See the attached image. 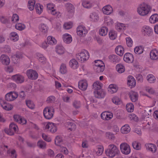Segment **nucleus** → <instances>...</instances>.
Here are the masks:
<instances>
[{
  "mask_svg": "<svg viewBox=\"0 0 158 158\" xmlns=\"http://www.w3.org/2000/svg\"><path fill=\"white\" fill-rule=\"evenodd\" d=\"M18 94L15 92H10L5 95V99L8 101H12L16 99L18 97Z\"/></svg>",
  "mask_w": 158,
  "mask_h": 158,
  "instance_id": "obj_11",
  "label": "nucleus"
},
{
  "mask_svg": "<svg viewBox=\"0 0 158 158\" xmlns=\"http://www.w3.org/2000/svg\"><path fill=\"white\" fill-rule=\"evenodd\" d=\"M106 23L108 25H111L114 23L113 19L109 17H108L105 19Z\"/></svg>",
  "mask_w": 158,
  "mask_h": 158,
  "instance_id": "obj_63",
  "label": "nucleus"
},
{
  "mask_svg": "<svg viewBox=\"0 0 158 158\" xmlns=\"http://www.w3.org/2000/svg\"><path fill=\"white\" fill-rule=\"evenodd\" d=\"M62 39L64 42L67 44H70L72 41V36L68 33L64 34L63 35Z\"/></svg>",
  "mask_w": 158,
  "mask_h": 158,
  "instance_id": "obj_24",
  "label": "nucleus"
},
{
  "mask_svg": "<svg viewBox=\"0 0 158 158\" xmlns=\"http://www.w3.org/2000/svg\"><path fill=\"white\" fill-rule=\"evenodd\" d=\"M36 57L40 62L43 64L46 62V59L42 54L39 53H36Z\"/></svg>",
  "mask_w": 158,
  "mask_h": 158,
  "instance_id": "obj_30",
  "label": "nucleus"
},
{
  "mask_svg": "<svg viewBox=\"0 0 158 158\" xmlns=\"http://www.w3.org/2000/svg\"><path fill=\"white\" fill-rule=\"evenodd\" d=\"M120 148L121 152L124 154L128 155L131 152L130 146L127 143H122L120 145Z\"/></svg>",
  "mask_w": 158,
  "mask_h": 158,
  "instance_id": "obj_8",
  "label": "nucleus"
},
{
  "mask_svg": "<svg viewBox=\"0 0 158 158\" xmlns=\"http://www.w3.org/2000/svg\"><path fill=\"white\" fill-rule=\"evenodd\" d=\"M10 39L14 41H17L19 39V36L17 33L15 32H12L10 34Z\"/></svg>",
  "mask_w": 158,
  "mask_h": 158,
  "instance_id": "obj_28",
  "label": "nucleus"
},
{
  "mask_svg": "<svg viewBox=\"0 0 158 158\" xmlns=\"http://www.w3.org/2000/svg\"><path fill=\"white\" fill-rule=\"evenodd\" d=\"M108 29L106 27H102L99 30V35L102 36H105L106 35Z\"/></svg>",
  "mask_w": 158,
  "mask_h": 158,
  "instance_id": "obj_40",
  "label": "nucleus"
},
{
  "mask_svg": "<svg viewBox=\"0 0 158 158\" xmlns=\"http://www.w3.org/2000/svg\"><path fill=\"white\" fill-rule=\"evenodd\" d=\"M59 72L62 74H66L67 73V68L66 64L62 63L61 64L59 68Z\"/></svg>",
  "mask_w": 158,
  "mask_h": 158,
  "instance_id": "obj_26",
  "label": "nucleus"
},
{
  "mask_svg": "<svg viewBox=\"0 0 158 158\" xmlns=\"http://www.w3.org/2000/svg\"><path fill=\"white\" fill-rule=\"evenodd\" d=\"M72 24L70 22L65 23L63 25L64 28L65 29H69L72 28Z\"/></svg>",
  "mask_w": 158,
  "mask_h": 158,
  "instance_id": "obj_61",
  "label": "nucleus"
},
{
  "mask_svg": "<svg viewBox=\"0 0 158 158\" xmlns=\"http://www.w3.org/2000/svg\"><path fill=\"white\" fill-rule=\"evenodd\" d=\"M10 130H12L15 132H18V127L17 126L13 123H11L10 125Z\"/></svg>",
  "mask_w": 158,
  "mask_h": 158,
  "instance_id": "obj_54",
  "label": "nucleus"
},
{
  "mask_svg": "<svg viewBox=\"0 0 158 158\" xmlns=\"http://www.w3.org/2000/svg\"><path fill=\"white\" fill-rule=\"evenodd\" d=\"M15 28L19 31H22L26 27L25 25L22 23H19L15 25Z\"/></svg>",
  "mask_w": 158,
  "mask_h": 158,
  "instance_id": "obj_43",
  "label": "nucleus"
},
{
  "mask_svg": "<svg viewBox=\"0 0 158 158\" xmlns=\"http://www.w3.org/2000/svg\"><path fill=\"white\" fill-rule=\"evenodd\" d=\"M109 35L111 40H114L117 37V34L115 31L113 30H111L109 32Z\"/></svg>",
  "mask_w": 158,
  "mask_h": 158,
  "instance_id": "obj_39",
  "label": "nucleus"
},
{
  "mask_svg": "<svg viewBox=\"0 0 158 158\" xmlns=\"http://www.w3.org/2000/svg\"><path fill=\"white\" fill-rule=\"evenodd\" d=\"M26 74L28 78L31 80H35L38 77V74L37 72L33 69L27 70Z\"/></svg>",
  "mask_w": 158,
  "mask_h": 158,
  "instance_id": "obj_12",
  "label": "nucleus"
},
{
  "mask_svg": "<svg viewBox=\"0 0 158 158\" xmlns=\"http://www.w3.org/2000/svg\"><path fill=\"white\" fill-rule=\"evenodd\" d=\"M89 17L91 19V20L94 22L98 21V15L95 12H93L91 14Z\"/></svg>",
  "mask_w": 158,
  "mask_h": 158,
  "instance_id": "obj_50",
  "label": "nucleus"
},
{
  "mask_svg": "<svg viewBox=\"0 0 158 158\" xmlns=\"http://www.w3.org/2000/svg\"><path fill=\"white\" fill-rule=\"evenodd\" d=\"M26 105L28 108L32 109L35 108V105L34 103L30 100H28L26 101Z\"/></svg>",
  "mask_w": 158,
  "mask_h": 158,
  "instance_id": "obj_53",
  "label": "nucleus"
},
{
  "mask_svg": "<svg viewBox=\"0 0 158 158\" xmlns=\"http://www.w3.org/2000/svg\"><path fill=\"white\" fill-rule=\"evenodd\" d=\"M67 124L69 126H70L71 127H69L68 129L71 131L74 130L76 128V126L75 124L71 122H67Z\"/></svg>",
  "mask_w": 158,
  "mask_h": 158,
  "instance_id": "obj_59",
  "label": "nucleus"
},
{
  "mask_svg": "<svg viewBox=\"0 0 158 158\" xmlns=\"http://www.w3.org/2000/svg\"><path fill=\"white\" fill-rule=\"evenodd\" d=\"M14 120L22 125L26 124L27 123V120L23 117L18 115H15L14 116Z\"/></svg>",
  "mask_w": 158,
  "mask_h": 158,
  "instance_id": "obj_16",
  "label": "nucleus"
},
{
  "mask_svg": "<svg viewBox=\"0 0 158 158\" xmlns=\"http://www.w3.org/2000/svg\"><path fill=\"white\" fill-rule=\"evenodd\" d=\"M128 95L132 102H135L138 100V94L137 92L131 91L129 93Z\"/></svg>",
  "mask_w": 158,
  "mask_h": 158,
  "instance_id": "obj_22",
  "label": "nucleus"
},
{
  "mask_svg": "<svg viewBox=\"0 0 158 158\" xmlns=\"http://www.w3.org/2000/svg\"><path fill=\"white\" fill-rule=\"evenodd\" d=\"M112 102L116 105L120 104L121 101L120 99L118 97H114L112 99Z\"/></svg>",
  "mask_w": 158,
  "mask_h": 158,
  "instance_id": "obj_55",
  "label": "nucleus"
},
{
  "mask_svg": "<svg viewBox=\"0 0 158 158\" xmlns=\"http://www.w3.org/2000/svg\"><path fill=\"white\" fill-rule=\"evenodd\" d=\"M19 19V16L16 14H14L11 18V22L13 23L17 22Z\"/></svg>",
  "mask_w": 158,
  "mask_h": 158,
  "instance_id": "obj_56",
  "label": "nucleus"
},
{
  "mask_svg": "<svg viewBox=\"0 0 158 158\" xmlns=\"http://www.w3.org/2000/svg\"><path fill=\"white\" fill-rule=\"evenodd\" d=\"M47 10H50L51 13L53 15L56 16L58 18L61 17V14L60 12L57 11L55 9V5L52 3H49L46 5Z\"/></svg>",
  "mask_w": 158,
  "mask_h": 158,
  "instance_id": "obj_4",
  "label": "nucleus"
},
{
  "mask_svg": "<svg viewBox=\"0 0 158 158\" xmlns=\"http://www.w3.org/2000/svg\"><path fill=\"white\" fill-rule=\"evenodd\" d=\"M147 79L149 82L151 83H154L156 80L155 77L152 74H148L147 77Z\"/></svg>",
  "mask_w": 158,
  "mask_h": 158,
  "instance_id": "obj_46",
  "label": "nucleus"
},
{
  "mask_svg": "<svg viewBox=\"0 0 158 158\" xmlns=\"http://www.w3.org/2000/svg\"><path fill=\"white\" fill-rule=\"evenodd\" d=\"M93 68L94 71L98 72L99 68V60H95L93 63Z\"/></svg>",
  "mask_w": 158,
  "mask_h": 158,
  "instance_id": "obj_44",
  "label": "nucleus"
},
{
  "mask_svg": "<svg viewBox=\"0 0 158 158\" xmlns=\"http://www.w3.org/2000/svg\"><path fill=\"white\" fill-rule=\"evenodd\" d=\"M7 153L12 158H16L17 155L15 150L10 149L7 150Z\"/></svg>",
  "mask_w": 158,
  "mask_h": 158,
  "instance_id": "obj_38",
  "label": "nucleus"
},
{
  "mask_svg": "<svg viewBox=\"0 0 158 158\" xmlns=\"http://www.w3.org/2000/svg\"><path fill=\"white\" fill-rule=\"evenodd\" d=\"M45 129L52 133H55L57 130V124L52 122H49L45 125Z\"/></svg>",
  "mask_w": 158,
  "mask_h": 158,
  "instance_id": "obj_6",
  "label": "nucleus"
},
{
  "mask_svg": "<svg viewBox=\"0 0 158 158\" xmlns=\"http://www.w3.org/2000/svg\"><path fill=\"white\" fill-rule=\"evenodd\" d=\"M92 89L94 90V93L95 97H99V81L95 82L93 85Z\"/></svg>",
  "mask_w": 158,
  "mask_h": 158,
  "instance_id": "obj_18",
  "label": "nucleus"
},
{
  "mask_svg": "<svg viewBox=\"0 0 158 158\" xmlns=\"http://www.w3.org/2000/svg\"><path fill=\"white\" fill-rule=\"evenodd\" d=\"M83 6L86 8H89L93 6V4L91 2L87 1L83 2L82 3Z\"/></svg>",
  "mask_w": 158,
  "mask_h": 158,
  "instance_id": "obj_48",
  "label": "nucleus"
},
{
  "mask_svg": "<svg viewBox=\"0 0 158 158\" xmlns=\"http://www.w3.org/2000/svg\"><path fill=\"white\" fill-rule=\"evenodd\" d=\"M105 65L103 62L99 60V70L100 72H103L105 70Z\"/></svg>",
  "mask_w": 158,
  "mask_h": 158,
  "instance_id": "obj_58",
  "label": "nucleus"
},
{
  "mask_svg": "<svg viewBox=\"0 0 158 158\" xmlns=\"http://www.w3.org/2000/svg\"><path fill=\"white\" fill-rule=\"evenodd\" d=\"M130 128L128 125H125L123 126L121 129V132L124 134H126L129 133L130 131Z\"/></svg>",
  "mask_w": 158,
  "mask_h": 158,
  "instance_id": "obj_35",
  "label": "nucleus"
},
{
  "mask_svg": "<svg viewBox=\"0 0 158 158\" xmlns=\"http://www.w3.org/2000/svg\"><path fill=\"white\" fill-rule=\"evenodd\" d=\"M127 84L131 88L134 87L136 85V81L134 78L132 76L129 77Z\"/></svg>",
  "mask_w": 158,
  "mask_h": 158,
  "instance_id": "obj_25",
  "label": "nucleus"
},
{
  "mask_svg": "<svg viewBox=\"0 0 158 158\" xmlns=\"http://www.w3.org/2000/svg\"><path fill=\"white\" fill-rule=\"evenodd\" d=\"M135 52L137 54H140L142 53L143 51V48L142 46H139L136 47L134 50Z\"/></svg>",
  "mask_w": 158,
  "mask_h": 158,
  "instance_id": "obj_42",
  "label": "nucleus"
},
{
  "mask_svg": "<svg viewBox=\"0 0 158 158\" xmlns=\"http://www.w3.org/2000/svg\"><path fill=\"white\" fill-rule=\"evenodd\" d=\"M69 65L70 68L73 69H77L79 66L78 62L75 59H72L70 60Z\"/></svg>",
  "mask_w": 158,
  "mask_h": 158,
  "instance_id": "obj_23",
  "label": "nucleus"
},
{
  "mask_svg": "<svg viewBox=\"0 0 158 158\" xmlns=\"http://www.w3.org/2000/svg\"><path fill=\"white\" fill-rule=\"evenodd\" d=\"M108 90L110 92L112 91V93L116 92L117 91L116 86L114 84L110 85L108 88Z\"/></svg>",
  "mask_w": 158,
  "mask_h": 158,
  "instance_id": "obj_49",
  "label": "nucleus"
},
{
  "mask_svg": "<svg viewBox=\"0 0 158 158\" xmlns=\"http://www.w3.org/2000/svg\"><path fill=\"white\" fill-rule=\"evenodd\" d=\"M115 51L116 53L118 55L122 56L123 55L124 49V48L121 45H119L115 49Z\"/></svg>",
  "mask_w": 158,
  "mask_h": 158,
  "instance_id": "obj_32",
  "label": "nucleus"
},
{
  "mask_svg": "<svg viewBox=\"0 0 158 158\" xmlns=\"http://www.w3.org/2000/svg\"><path fill=\"white\" fill-rule=\"evenodd\" d=\"M65 10L67 14L70 17H72L74 13V7L71 3H67L65 4Z\"/></svg>",
  "mask_w": 158,
  "mask_h": 158,
  "instance_id": "obj_9",
  "label": "nucleus"
},
{
  "mask_svg": "<svg viewBox=\"0 0 158 158\" xmlns=\"http://www.w3.org/2000/svg\"><path fill=\"white\" fill-rule=\"evenodd\" d=\"M132 146L134 148L137 150H139L141 148L140 144L136 141H134L132 143Z\"/></svg>",
  "mask_w": 158,
  "mask_h": 158,
  "instance_id": "obj_57",
  "label": "nucleus"
},
{
  "mask_svg": "<svg viewBox=\"0 0 158 158\" xmlns=\"http://www.w3.org/2000/svg\"><path fill=\"white\" fill-rule=\"evenodd\" d=\"M35 3V0H30L28 3V7L30 10H33L34 8V5Z\"/></svg>",
  "mask_w": 158,
  "mask_h": 158,
  "instance_id": "obj_45",
  "label": "nucleus"
},
{
  "mask_svg": "<svg viewBox=\"0 0 158 158\" xmlns=\"http://www.w3.org/2000/svg\"><path fill=\"white\" fill-rule=\"evenodd\" d=\"M125 27L124 24L121 23H118L116 25V29L118 31H121L123 29H124Z\"/></svg>",
  "mask_w": 158,
  "mask_h": 158,
  "instance_id": "obj_60",
  "label": "nucleus"
},
{
  "mask_svg": "<svg viewBox=\"0 0 158 158\" xmlns=\"http://www.w3.org/2000/svg\"><path fill=\"white\" fill-rule=\"evenodd\" d=\"M63 140L62 138L59 136H57L55 139V143L57 145L60 146L62 143Z\"/></svg>",
  "mask_w": 158,
  "mask_h": 158,
  "instance_id": "obj_51",
  "label": "nucleus"
},
{
  "mask_svg": "<svg viewBox=\"0 0 158 158\" xmlns=\"http://www.w3.org/2000/svg\"><path fill=\"white\" fill-rule=\"evenodd\" d=\"M76 56L78 60L81 62H83L88 60L89 56L87 51L84 50L77 53Z\"/></svg>",
  "mask_w": 158,
  "mask_h": 158,
  "instance_id": "obj_5",
  "label": "nucleus"
},
{
  "mask_svg": "<svg viewBox=\"0 0 158 158\" xmlns=\"http://www.w3.org/2000/svg\"><path fill=\"white\" fill-rule=\"evenodd\" d=\"M123 59L127 62L131 63L134 60V57L132 54L130 53H127L125 54Z\"/></svg>",
  "mask_w": 158,
  "mask_h": 158,
  "instance_id": "obj_19",
  "label": "nucleus"
},
{
  "mask_svg": "<svg viewBox=\"0 0 158 158\" xmlns=\"http://www.w3.org/2000/svg\"><path fill=\"white\" fill-rule=\"evenodd\" d=\"M12 79L17 83H22L24 81V77L19 74L13 75L12 77Z\"/></svg>",
  "mask_w": 158,
  "mask_h": 158,
  "instance_id": "obj_15",
  "label": "nucleus"
},
{
  "mask_svg": "<svg viewBox=\"0 0 158 158\" xmlns=\"http://www.w3.org/2000/svg\"><path fill=\"white\" fill-rule=\"evenodd\" d=\"M47 41L48 44L52 45H55L57 43V41L55 38L51 36H49L48 37Z\"/></svg>",
  "mask_w": 158,
  "mask_h": 158,
  "instance_id": "obj_29",
  "label": "nucleus"
},
{
  "mask_svg": "<svg viewBox=\"0 0 158 158\" xmlns=\"http://www.w3.org/2000/svg\"><path fill=\"white\" fill-rule=\"evenodd\" d=\"M102 11L104 14L108 15L113 12V8L110 5H107L103 7L102 9Z\"/></svg>",
  "mask_w": 158,
  "mask_h": 158,
  "instance_id": "obj_20",
  "label": "nucleus"
},
{
  "mask_svg": "<svg viewBox=\"0 0 158 158\" xmlns=\"http://www.w3.org/2000/svg\"><path fill=\"white\" fill-rule=\"evenodd\" d=\"M37 145L39 148L43 149L45 148L46 147V144L45 142L42 140H40L38 141L37 143Z\"/></svg>",
  "mask_w": 158,
  "mask_h": 158,
  "instance_id": "obj_52",
  "label": "nucleus"
},
{
  "mask_svg": "<svg viewBox=\"0 0 158 158\" xmlns=\"http://www.w3.org/2000/svg\"><path fill=\"white\" fill-rule=\"evenodd\" d=\"M1 62L4 65H7L9 64L10 60L9 56L6 55H2L0 57Z\"/></svg>",
  "mask_w": 158,
  "mask_h": 158,
  "instance_id": "obj_17",
  "label": "nucleus"
},
{
  "mask_svg": "<svg viewBox=\"0 0 158 158\" xmlns=\"http://www.w3.org/2000/svg\"><path fill=\"white\" fill-rule=\"evenodd\" d=\"M117 71L119 73H122L125 71V68L124 66L121 64H118L116 67Z\"/></svg>",
  "mask_w": 158,
  "mask_h": 158,
  "instance_id": "obj_41",
  "label": "nucleus"
},
{
  "mask_svg": "<svg viewBox=\"0 0 158 158\" xmlns=\"http://www.w3.org/2000/svg\"><path fill=\"white\" fill-rule=\"evenodd\" d=\"M54 111V109L53 106L46 107L43 110V114L44 118L47 119H51L53 117Z\"/></svg>",
  "mask_w": 158,
  "mask_h": 158,
  "instance_id": "obj_3",
  "label": "nucleus"
},
{
  "mask_svg": "<svg viewBox=\"0 0 158 158\" xmlns=\"http://www.w3.org/2000/svg\"><path fill=\"white\" fill-rule=\"evenodd\" d=\"M43 6L40 3H37L35 6V9L37 13L40 14L43 10Z\"/></svg>",
  "mask_w": 158,
  "mask_h": 158,
  "instance_id": "obj_34",
  "label": "nucleus"
},
{
  "mask_svg": "<svg viewBox=\"0 0 158 158\" xmlns=\"http://www.w3.org/2000/svg\"><path fill=\"white\" fill-rule=\"evenodd\" d=\"M56 52L58 54L61 55L64 53L65 49L62 46L58 45L56 47Z\"/></svg>",
  "mask_w": 158,
  "mask_h": 158,
  "instance_id": "obj_31",
  "label": "nucleus"
},
{
  "mask_svg": "<svg viewBox=\"0 0 158 158\" xmlns=\"http://www.w3.org/2000/svg\"><path fill=\"white\" fill-rule=\"evenodd\" d=\"M79 88L82 91H85L87 89L88 83L85 79L80 80L78 82Z\"/></svg>",
  "mask_w": 158,
  "mask_h": 158,
  "instance_id": "obj_14",
  "label": "nucleus"
},
{
  "mask_svg": "<svg viewBox=\"0 0 158 158\" xmlns=\"http://www.w3.org/2000/svg\"><path fill=\"white\" fill-rule=\"evenodd\" d=\"M77 33L79 36L84 37L87 33L88 31L84 26L80 25L77 28Z\"/></svg>",
  "mask_w": 158,
  "mask_h": 158,
  "instance_id": "obj_7",
  "label": "nucleus"
},
{
  "mask_svg": "<svg viewBox=\"0 0 158 158\" xmlns=\"http://www.w3.org/2000/svg\"><path fill=\"white\" fill-rule=\"evenodd\" d=\"M126 109L128 112H132L134 109V106L132 103H128L126 105Z\"/></svg>",
  "mask_w": 158,
  "mask_h": 158,
  "instance_id": "obj_47",
  "label": "nucleus"
},
{
  "mask_svg": "<svg viewBox=\"0 0 158 158\" xmlns=\"http://www.w3.org/2000/svg\"><path fill=\"white\" fill-rule=\"evenodd\" d=\"M0 104L2 108L6 110H10L13 108L11 104L6 103L2 98H0Z\"/></svg>",
  "mask_w": 158,
  "mask_h": 158,
  "instance_id": "obj_13",
  "label": "nucleus"
},
{
  "mask_svg": "<svg viewBox=\"0 0 158 158\" xmlns=\"http://www.w3.org/2000/svg\"><path fill=\"white\" fill-rule=\"evenodd\" d=\"M158 21V15L154 14L152 15L149 19V21L151 23H154Z\"/></svg>",
  "mask_w": 158,
  "mask_h": 158,
  "instance_id": "obj_37",
  "label": "nucleus"
},
{
  "mask_svg": "<svg viewBox=\"0 0 158 158\" xmlns=\"http://www.w3.org/2000/svg\"><path fill=\"white\" fill-rule=\"evenodd\" d=\"M142 32L144 36H151L153 33L152 29L148 26H144L142 27Z\"/></svg>",
  "mask_w": 158,
  "mask_h": 158,
  "instance_id": "obj_10",
  "label": "nucleus"
},
{
  "mask_svg": "<svg viewBox=\"0 0 158 158\" xmlns=\"http://www.w3.org/2000/svg\"><path fill=\"white\" fill-rule=\"evenodd\" d=\"M48 29V27L44 23L41 24L39 27V30L41 33L43 35H45L47 33Z\"/></svg>",
  "mask_w": 158,
  "mask_h": 158,
  "instance_id": "obj_21",
  "label": "nucleus"
},
{
  "mask_svg": "<svg viewBox=\"0 0 158 158\" xmlns=\"http://www.w3.org/2000/svg\"><path fill=\"white\" fill-rule=\"evenodd\" d=\"M152 7L148 4L143 3L137 8V12L141 16H145L151 12Z\"/></svg>",
  "mask_w": 158,
  "mask_h": 158,
  "instance_id": "obj_1",
  "label": "nucleus"
},
{
  "mask_svg": "<svg viewBox=\"0 0 158 158\" xmlns=\"http://www.w3.org/2000/svg\"><path fill=\"white\" fill-rule=\"evenodd\" d=\"M119 151L116 146L113 144H110L108 148L105 150L106 154L111 158H113L116 155H118Z\"/></svg>",
  "mask_w": 158,
  "mask_h": 158,
  "instance_id": "obj_2",
  "label": "nucleus"
},
{
  "mask_svg": "<svg viewBox=\"0 0 158 158\" xmlns=\"http://www.w3.org/2000/svg\"><path fill=\"white\" fill-rule=\"evenodd\" d=\"M110 61L113 63L118 62L119 61L118 57L115 55H111L109 56Z\"/></svg>",
  "mask_w": 158,
  "mask_h": 158,
  "instance_id": "obj_36",
  "label": "nucleus"
},
{
  "mask_svg": "<svg viewBox=\"0 0 158 158\" xmlns=\"http://www.w3.org/2000/svg\"><path fill=\"white\" fill-rule=\"evenodd\" d=\"M127 44V46L129 47H131L133 44V41L130 37H127L126 38Z\"/></svg>",
  "mask_w": 158,
  "mask_h": 158,
  "instance_id": "obj_64",
  "label": "nucleus"
},
{
  "mask_svg": "<svg viewBox=\"0 0 158 158\" xmlns=\"http://www.w3.org/2000/svg\"><path fill=\"white\" fill-rule=\"evenodd\" d=\"M106 136L109 139L114 140L115 138L114 135L110 132H108L106 133Z\"/></svg>",
  "mask_w": 158,
  "mask_h": 158,
  "instance_id": "obj_62",
  "label": "nucleus"
},
{
  "mask_svg": "<svg viewBox=\"0 0 158 158\" xmlns=\"http://www.w3.org/2000/svg\"><path fill=\"white\" fill-rule=\"evenodd\" d=\"M151 59L153 60H156L158 58V51L156 50H152L150 53Z\"/></svg>",
  "mask_w": 158,
  "mask_h": 158,
  "instance_id": "obj_33",
  "label": "nucleus"
},
{
  "mask_svg": "<svg viewBox=\"0 0 158 158\" xmlns=\"http://www.w3.org/2000/svg\"><path fill=\"white\" fill-rule=\"evenodd\" d=\"M147 149L149 151L155 152L156 151V146L152 143H147L145 144Z\"/></svg>",
  "mask_w": 158,
  "mask_h": 158,
  "instance_id": "obj_27",
  "label": "nucleus"
}]
</instances>
